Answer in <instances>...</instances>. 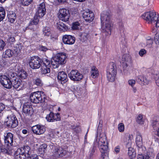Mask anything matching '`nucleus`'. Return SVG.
I'll use <instances>...</instances> for the list:
<instances>
[{"instance_id": "obj_1", "label": "nucleus", "mask_w": 159, "mask_h": 159, "mask_svg": "<svg viewBox=\"0 0 159 159\" xmlns=\"http://www.w3.org/2000/svg\"><path fill=\"white\" fill-rule=\"evenodd\" d=\"M6 74V75L0 76L1 84L9 89H11L12 86L16 89L18 88L21 84V81L17 77L16 73L10 70L7 71Z\"/></svg>"}, {"instance_id": "obj_2", "label": "nucleus", "mask_w": 159, "mask_h": 159, "mask_svg": "<svg viewBox=\"0 0 159 159\" xmlns=\"http://www.w3.org/2000/svg\"><path fill=\"white\" fill-rule=\"evenodd\" d=\"M13 140V134L11 133H8L4 135V142L7 146H0V151L7 155H11L13 151L12 146Z\"/></svg>"}, {"instance_id": "obj_3", "label": "nucleus", "mask_w": 159, "mask_h": 159, "mask_svg": "<svg viewBox=\"0 0 159 159\" xmlns=\"http://www.w3.org/2000/svg\"><path fill=\"white\" fill-rule=\"evenodd\" d=\"M98 147L101 153L100 159H109L107 153L108 143L105 135H103L99 140L98 142Z\"/></svg>"}, {"instance_id": "obj_4", "label": "nucleus", "mask_w": 159, "mask_h": 159, "mask_svg": "<svg viewBox=\"0 0 159 159\" xmlns=\"http://www.w3.org/2000/svg\"><path fill=\"white\" fill-rule=\"evenodd\" d=\"M66 56L64 53H59L53 57L51 62L54 68H58L59 65L65 64L66 63Z\"/></svg>"}, {"instance_id": "obj_5", "label": "nucleus", "mask_w": 159, "mask_h": 159, "mask_svg": "<svg viewBox=\"0 0 159 159\" xmlns=\"http://www.w3.org/2000/svg\"><path fill=\"white\" fill-rule=\"evenodd\" d=\"M117 73L116 67L113 62H110L107 68V80L110 82L114 81L116 79Z\"/></svg>"}, {"instance_id": "obj_6", "label": "nucleus", "mask_w": 159, "mask_h": 159, "mask_svg": "<svg viewBox=\"0 0 159 159\" xmlns=\"http://www.w3.org/2000/svg\"><path fill=\"white\" fill-rule=\"evenodd\" d=\"M44 93L42 91H38L32 93L30 96L31 102L34 103H39L44 102L45 97Z\"/></svg>"}, {"instance_id": "obj_7", "label": "nucleus", "mask_w": 159, "mask_h": 159, "mask_svg": "<svg viewBox=\"0 0 159 159\" xmlns=\"http://www.w3.org/2000/svg\"><path fill=\"white\" fill-rule=\"evenodd\" d=\"M6 124L9 128H15L18 125V121L15 116L11 113L8 115L6 120Z\"/></svg>"}, {"instance_id": "obj_8", "label": "nucleus", "mask_w": 159, "mask_h": 159, "mask_svg": "<svg viewBox=\"0 0 159 159\" xmlns=\"http://www.w3.org/2000/svg\"><path fill=\"white\" fill-rule=\"evenodd\" d=\"M45 5L44 2L40 3L38 7L37 11L34 16V20H39L42 18L46 13Z\"/></svg>"}, {"instance_id": "obj_9", "label": "nucleus", "mask_w": 159, "mask_h": 159, "mask_svg": "<svg viewBox=\"0 0 159 159\" xmlns=\"http://www.w3.org/2000/svg\"><path fill=\"white\" fill-rule=\"evenodd\" d=\"M144 20H159V15L155 11L145 12L142 16Z\"/></svg>"}, {"instance_id": "obj_10", "label": "nucleus", "mask_w": 159, "mask_h": 159, "mask_svg": "<svg viewBox=\"0 0 159 159\" xmlns=\"http://www.w3.org/2000/svg\"><path fill=\"white\" fill-rule=\"evenodd\" d=\"M102 30L108 34L111 35L113 28V24L110 20H101Z\"/></svg>"}, {"instance_id": "obj_11", "label": "nucleus", "mask_w": 159, "mask_h": 159, "mask_svg": "<svg viewBox=\"0 0 159 159\" xmlns=\"http://www.w3.org/2000/svg\"><path fill=\"white\" fill-rule=\"evenodd\" d=\"M41 60L38 57H31L29 64L31 68L33 69L39 68L41 65Z\"/></svg>"}, {"instance_id": "obj_12", "label": "nucleus", "mask_w": 159, "mask_h": 159, "mask_svg": "<svg viewBox=\"0 0 159 159\" xmlns=\"http://www.w3.org/2000/svg\"><path fill=\"white\" fill-rule=\"evenodd\" d=\"M31 154V150L30 147L28 146H24L23 147L18 148L15 152V155H26L27 156H30Z\"/></svg>"}, {"instance_id": "obj_13", "label": "nucleus", "mask_w": 159, "mask_h": 159, "mask_svg": "<svg viewBox=\"0 0 159 159\" xmlns=\"http://www.w3.org/2000/svg\"><path fill=\"white\" fill-rule=\"evenodd\" d=\"M68 76L71 80L74 81H79L83 78V75L77 70H72Z\"/></svg>"}, {"instance_id": "obj_14", "label": "nucleus", "mask_w": 159, "mask_h": 159, "mask_svg": "<svg viewBox=\"0 0 159 159\" xmlns=\"http://www.w3.org/2000/svg\"><path fill=\"white\" fill-rule=\"evenodd\" d=\"M60 20H69L70 16L69 11L65 8H60L58 13Z\"/></svg>"}, {"instance_id": "obj_15", "label": "nucleus", "mask_w": 159, "mask_h": 159, "mask_svg": "<svg viewBox=\"0 0 159 159\" xmlns=\"http://www.w3.org/2000/svg\"><path fill=\"white\" fill-rule=\"evenodd\" d=\"M128 142L126 144V147L128 148V155L130 159H133L136 157V153L135 150L132 148L130 147L131 143L129 136L128 137Z\"/></svg>"}, {"instance_id": "obj_16", "label": "nucleus", "mask_w": 159, "mask_h": 159, "mask_svg": "<svg viewBox=\"0 0 159 159\" xmlns=\"http://www.w3.org/2000/svg\"><path fill=\"white\" fill-rule=\"evenodd\" d=\"M32 130L35 134L40 135L43 134L45 131V128L43 125H36L32 127Z\"/></svg>"}, {"instance_id": "obj_17", "label": "nucleus", "mask_w": 159, "mask_h": 159, "mask_svg": "<svg viewBox=\"0 0 159 159\" xmlns=\"http://www.w3.org/2000/svg\"><path fill=\"white\" fill-rule=\"evenodd\" d=\"M136 143L137 146L139 148V151L140 152V153H142L141 152V151H143V150L144 151L145 148L142 146V135L140 133H138L136 135Z\"/></svg>"}, {"instance_id": "obj_18", "label": "nucleus", "mask_w": 159, "mask_h": 159, "mask_svg": "<svg viewBox=\"0 0 159 159\" xmlns=\"http://www.w3.org/2000/svg\"><path fill=\"white\" fill-rule=\"evenodd\" d=\"M62 40L64 43L71 45L75 43V38L72 35L66 34L63 36Z\"/></svg>"}, {"instance_id": "obj_19", "label": "nucleus", "mask_w": 159, "mask_h": 159, "mask_svg": "<svg viewBox=\"0 0 159 159\" xmlns=\"http://www.w3.org/2000/svg\"><path fill=\"white\" fill-rule=\"evenodd\" d=\"M26 103L24 105L23 108V112L25 114L31 116L34 113V110L32 106Z\"/></svg>"}, {"instance_id": "obj_20", "label": "nucleus", "mask_w": 159, "mask_h": 159, "mask_svg": "<svg viewBox=\"0 0 159 159\" xmlns=\"http://www.w3.org/2000/svg\"><path fill=\"white\" fill-rule=\"evenodd\" d=\"M57 79L61 81L62 84H64L67 81V76L66 72L61 71L59 72L58 74Z\"/></svg>"}, {"instance_id": "obj_21", "label": "nucleus", "mask_w": 159, "mask_h": 159, "mask_svg": "<svg viewBox=\"0 0 159 159\" xmlns=\"http://www.w3.org/2000/svg\"><path fill=\"white\" fill-rule=\"evenodd\" d=\"M136 81L142 85H147L149 81L143 75L138 76L136 78Z\"/></svg>"}, {"instance_id": "obj_22", "label": "nucleus", "mask_w": 159, "mask_h": 159, "mask_svg": "<svg viewBox=\"0 0 159 159\" xmlns=\"http://www.w3.org/2000/svg\"><path fill=\"white\" fill-rule=\"evenodd\" d=\"M88 11L83 13L82 16L84 20H93L94 18L93 13L89 10Z\"/></svg>"}, {"instance_id": "obj_23", "label": "nucleus", "mask_w": 159, "mask_h": 159, "mask_svg": "<svg viewBox=\"0 0 159 159\" xmlns=\"http://www.w3.org/2000/svg\"><path fill=\"white\" fill-rule=\"evenodd\" d=\"M154 154L151 152L149 151L146 155L139 154L137 158L138 159H154Z\"/></svg>"}, {"instance_id": "obj_24", "label": "nucleus", "mask_w": 159, "mask_h": 159, "mask_svg": "<svg viewBox=\"0 0 159 159\" xmlns=\"http://www.w3.org/2000/svg\"><path fill=\"white\" fill-rule=\"evenodd\" d=\"M103 135L101 137L100 136V138L98 139H97L96 141H95L94 143V145L92 148L90 149V151L89 152V157H92L93 155L95 153L96 151V146L98 145V142L99 141V140L101 138H102Z\"/></svg>"}, {"instance_id": "obj_25", "label": "nucleus", "mask_w": 159, "mask_h": 159, "mask_svg": "<svg viewBox=\"0 0 159 159\" xmlns=\"http://www.w3.org/2000/svg\"><path fill=\"white\" fill-rule=\"evenodd\" d=\"M122 60L123 62V66L127 67L128 65L132 62V59L130 56L127 54H124L122 58Z\"/></svg>"}, {"instance_id": "obj_26", "label": "nucleus", "mask_w": 159, "mask_h": 159, "mask_svg": "<svg viewBox=\"0 0 159 159\" xmlns=\"http://www.w3.org/2000/svg\"><path fill=\"white\" fill-rule=\"evenodd\" d=\"M151 125L154 130L157 129L159 127V117L154 116L152 120Z\"/></svg>"}, {"instance_id": "obj_27", "label": "nucleus", "mask_w": 159, "mask_h": 159, "mask_svg": "<svg viewBox=\"0 0 159 159\" xmlns=\"http://www.w3.org/2000/svg\"><path fill=\"white\" fill-rule=\"evenodd\" d=\"M111 15L107 11H103L101 14V20H110Z\"/></svg>"}, {"instance_id": "obj_28", "label": "nucleus", "mask_w": 159, "mask_h": 159, "mask_svg": "<svg viewBox=\"0 0 159 159\" xmlns=\"http://www.w3.org/2000/svg\"><path fill=\"white\" fill-rule=\"evenodd\" d=\"M57 26L60 30L65 31L68 29V27L61 21H59L57 23Z\"/></svg>"}, {"instance_id": "obj_29", "label": "nucleus", "mask_w": 159, "mask_h": 159, "mask_svg": "<svg viewBox=\"0 0 159 159\" xmlns=\"http://www.w3.org/2000/svg\"><path fill=\"white\" fill-rule=\"evenodd\" d=\"M65 151L61 147H58L55 153V156L57 157H61L65 154Z\"/></svg>"}, {"instance_id": "obj_30", "label": "nucleus", "mask_w": 159, "mask_h": 159, "mask_svg": "<svg viewBox=\"0 0 159 159\" xmlns=\"http://www.w3.org/2000/svg\"><path fill=\"white\" fill-rule=\"evenodd\" d=\"M91 76L93 78L97 77L99 73L97 69L95 66L92 67L91 71Z\"/></svg>"}, {"instance_id": "obj_31", "label": "nucleus", "mask_w": 159, "mask_h": 159, "mask_svg": "<svg viewBox=\"0 0 159 159\" xmlns=\"http://www.w3.org/2000/svg\"><path fill=\"white\" fill-rule=\"evenodd\" d=\"M47 145L44 143L40 146L38 148V153L41 155H43L45 152L46 149L47 148Z\"/></svg>"}, {"instance_id": "obj_32", "label": "nucleus", "mask_w": 159, "mask_h": 159, "mask_svg": "<svg viewBox=\"0 0 159 159\" xmlns=\"http://www.w3.org/2000/svg\"><path fill=\"white\" fill-rule=\"evenodd\" d=\"M41 71L42 74H46L49 73L50 72V67L41 65Z\"/></svg>"}, {"instance_id": "obj_33", "label": "nucleus", "mask_w": 159, "mask_h": 159, "mask_svg": "<svg viewBox=\"0 0 159 159\" xmlns=\"http://www.w3.org/2000/svg\"><path fill=\"white\" fill-rule=\"evenodd\" d=\"M38 23L39 20H31L27 28L34 30L35 29V27H36Z\"/></svg>"}, {"instance_id": "obj_34", "label": "nucleus", "mask_w": 159, "mask_h": 159, "mask_svg": "<svg viewBox=\"0 0 159 159\" xmlns=\"http://www.w3.org/2000/svg\"><path fill=\"white\" fill-rule=\"evenodd\" d=\"M13 54V52L10 49H8L3 53L2 57L4 58L10 57L12 56Z\"/></svg>"}, {"instance_id": "obj_35", "label": "nucleus", "mask_w": 159, "mask_h": 159, "mask_svg": "<svg viewBox=\"0 0 159 159\" xmlns=\"http://www.w3.org/2000/svg\"><path fill=\"white\" fill-rule=\"evenodd\" d=\"M48 146V148L51 150V152L55 154L58 147L55 146V144L52 143H49Z\"/></svg>"}, {"instance_id": "obj_36", "label": "nucleus", "mask_w": 159, "mask_h": 159, "mask_svg": "<svg viewBox=\"0 0 159 159\" xmlns=\"http://www.w3.org/2000/svg\"><path fill=\"white\" fill-rule=\"evenodd\" d=\"M7 16L9 20H15L16 17V14L13 11H9Z\"/></svg>"}, {"instance_id": "obj_37", "label": "nucleus", "mask_w": 159, "mask_h": 159, "mask_svg": "<svg viewBox=\"0 0 159 159\" xmlns=\"http://www.w3.org/2000/svg\"><path fill=\"white\" fill-rule=\"evenodd\" d=\"M43 34L44 35L49 36L51 35L50 29L49 27H45L43 29Z\"/></svg>"}, {"instance_id": "obj_38", "label": "nucleus", "mask_w": 159, "mask_h": 159, "mask_svg": "<svg viewBox=\"0 0 159 159\" xmlns=\"http://www.w3.org/2000/svg\"><path fill=\"white\" fill-rule=\"evenodd\" d=\"M6 15L5 11L4 8L0 7V20H3Z\"/></svg>"}, {"instance_id": "obj_39", "label": "nucleus", "mask_w": 159, "mask_h": 159, "mask_svg": "<svg viewBox=\"0 0 159 159\" xmlns=\"http://www.w3.org/2000/svg\"><path fill=\"white\" fill-rule=\"evenodd\" d=\"M53 113L51 112L49 114L47 115L46 117L47 121L49 122H53Z\"/></svg>"}, {"instance_id": "obj_40", "label": "nucleus", "mask_w": 159, "mask_h": 159, "mask_svg": "<svg viewBox=\"0 0 159 159\" xmlns=\"http://www.w3.org/2000/svg\"><path fill=\"white\" fill-rule=\"evenodd\" d=\"M18 75L20 78L23 79H25L26 78L27 76V73L23 70L20 72Z\"/></svg>"}, {"instance_id": "obj_41", "label": "nucleus", "mask_w": 159, "mask_h": 159, "mask_svg": "<svg viewBox=\"0 0 159 159\" xmlns=\"http://www.w3.org/2000/svg\"><path fill=\"white\" fill-rule=\"evenodd\" d=\"M34 84L37 86H42L43 83L41 80L39 78H38L34 80Z\"/></svg>"}, {"instance_id": "obj_42", "label": "nucleus", "mask_w": 159, "mask_h": 159, "mask_svg": "<svg viewBox=\"0 0 159 159\" xmlns=\"http://www.w3.org/2000/svg\"><path fill=\"white\" fill-rule=\"evenodd\" d=\"M136 121L138 124L142 125L143 124L144 121L143 119V116L142 115L139 114L137 117Z\"/></svg>"}, {"instance_id": "obj_43", "label": "nucleus", "mask_w": 159, "mask_h": 159, "mask_svg": "<svg viewBox=\"0 0 159 159\" xmlns=\"http://www.w3.org/2000/svg\"><path fill=\"white\" fill-rule=\"evenodd\" d=\"M80 24L78 21L74 22L73 23L71 28L74 30H77L79 28Z\"/></svg>"}, {"instance_id": "obj_44", "label": "nucleus", "mask_w": 159, "mask_h": 159, "mask_svg": "<svg viewBox=\"0 0 159 159\" xmlns=\"http://www.w3.org/2000/svg\"><path fill=\"white\" fill-rule=\"evenodd\" d=\"M43 63H41V65H44L48 67H50V60L47 59H44L42 61Z\"/></svg>"}, {"instance_id": "obj_45", "label": "nucleus", "mask_w": 159, "mask_h": 159, "mask_svg": "<svg viewBox=\"0 0 159 159\" xmlns=\"http://www.w3.org/2000/svg\"><path fill=\"white\" fill-rule=\"evenodd\" d=\"M118 129L120 132H123L124 131L125 126L123 123H120L118 125Z\"/></svg>"}, {"instance_id": "obj_46", "label": "nucleus", "mask_w": 159, "mask_h": 159, "mask_svg": "<svg viewBox=\"0 0 159 159\" xmlns=\"http://www.w3.org/2000/svg\"><path fill=\"white\" fill-rule=\"evenodd\" d=\"M61 120V117H60V114L57 113V114H54L53 113V122L55 121H59Z\"/></svg>"}, {"instance_id": "obj_47", "label": "nucleus", "mask_w": 159, "mask_h": 159, "mask_svg": "<svg viewBox=\"0 0 159 159\" xmlns=\"http://www.w3.org/2000/svg\"><path fill=\"white\" fill-rule=\"evenodd\" d=\"M29 156H27L26 155H15V159H25L27 157Z\"/></svg>"}, {"instance_id": "obj_48", "label": "nucleus", "mask_w": 159, "mask_h": 159, "mask_svg": "<svg viewBox=\"0 0 159 159\" xmlns=\"http://www.w3.org/2000/svg\"><path fill=\"white\" fill-rule=\"evenodd\" d=\"M33 0H22V3L24 6H27L29 5L32 2Z\"/></svg>"}, {"instance_id": "obj_49", "label": "nucleus", "mask_w": 159, "mask_h": 159, "mask_svg": "<svg viewBox=\"0 0 159 159\" xmlns=\"http://www.w3.org/2000/svg\"><path fill=\"white\" fill-rule=\"evenodd\" d=\"M149 24H153L154 23L156 25L157 27H159V20H147Z\"/></svg>"}, {"instance_id": "obj_50", "label": "nucleus", "mask_w": 159, "mask_h": 159, "mask_svg": "<svg viewBox=\"0 0 159 159\" xmlns=\"http://www.w3.org/2000/svg\"><path fill=\"white\" fill-rule=\"evenodd\" d=\"M154 78L157 85L159 86V73L155 75Z\"/></svg>"}, {"instance_id": "obj_51", "label": "nucleus", "mask_w": 159, "mask_h": 159, "mask_svg": "<svg viewBox=\"0 0 159 159\" xmlns=\"http://www.w3.org/2000/svg\"><path fill=\"white\" fill-rule=\"evenodd\" d=\"M5 45V42L2 40L0 39V51L3 49Z\"/></svg>"}, {"instance_id": "obj_52", "label": "nucleus", "mask_w": 159, "mask_h": 159, "mask_svg": "<svg viewBox=\"0 0 159 159\" xmlns=\"http://www.w3.org/2000/svg\"><path fill=\"white\" fill-rule=\"evenodd\" d=\"M154 40L157 44H159V33H157L155 34Z\"/></svg>"}, {"instance_id": "obj_53", "label": "nucleus", "mask_w": 159, "mask_h": 159, "mask_svg": "<svg viewBox=\"0 0 159 159\" xmlns=\"http://www.w3.org/2000/svg\"><path fill=\"white\" fill-rule=\"evenodd\" d=\"M146 43L147 45L151 46L153 43V39L150 37H148V38L147 39Z\"/></svg>"}, {"instance_id": "obj_54", "label": "nucleus", "mask_w": 159, "mask_h": 159, "mask_svg": "<svg viewBox=\"0 0 159 159\" xmlns=\"http://www.w3.org/2000/svg\"><path fill=\"white\" fill-rule=\"evenodd\" d=\"M72 128L77 133H78L81 131V128L79 127L73 126L72 127Z\"/></svg>"}, {"instance_id": "obj_55", "label": "nucleus", "mask_w": 159, "mask_h": 159, "mask_svg": "<svg viewBox=\"0 0 159 159\" xmlns=\"http://www.w3.org/2000/svg\"><path fill=\"white\" fill-rule=\"evenodd\" d=\"M39 49L40 50L43 52H46L48 50V49L46 47L43 46L42 45H40L39 46Z\"/></svg>"}, {"instance_id": "obj_56", "label": "nucleus", "mask_w": 159, "mask_h": 159, "mask_svg": "<svg viewBox=\"0 0 159 159\" xmlns=\"http://www.w3.org/2000/svg\"><path fill=\"white\" fill-rule=\"evenodd\" d=\"M128 84L131 87H133L135 84V81L134 80H130L128 81Z\"/></svg>"}, {"instance_id": "obj_57", "label": "nucleus", "mask_w": 159, "mask_h": 159, "mask_svg": "<svg viewBox=\"0 0 159 159\" xmlns=\"http://www.w3.org/2000/svg\"><path fill=\"white\" fill-rule=\"evenodd\" d=\"M27 158H28V159H38V157L36 154H34L31 156L30 155V156Z\"/></svg>"}, {"instance_id": "obj_58", "label": "nucleus", "mask_w": 159, "mask_h": 159, "mask_svg": "<svg viewBox=\"0 0 159 159\" xmlns=\"http://www.w3.org/2000/svg\"><path fill=\"white\" fill-rule=\"evenodd\" d=\"M21 45H17V46L15 47V49H14V50L16 52L18 53L20 51V49L21 48Z\"/></svg>"}, {"instance_id": "obj_59", "label": "nucleus", "mask_w": 159, "mask_h": 159, "mask_svg": "<svg viewBox=\"0 0 159 159\" xmlns=\"http://www.w3.org/2000/svg\"><path fill=\"white\" fill-rule=\"evenodd\" d=\"M146 53V51L143 49H141L139 52V54L141 56H143L144 54Z\"/></svg>"}, {"instance_id": "obj_60", "label": "nucleus", "mask_w": 159, "mask_h": 159, "mask_svg": "<svg viewBox=\"0 0 159 159\" xmlns=\"http://www.w3.org/2000/svg\"><path fill=\"white\" fill-rule=\"evenodd\" d=\"M120 147L119 146H117L115 148L114 151L116 153H118L120 152Z\"/></svg>"}, {"instance_id": "obj_61", "label": "nucleus", "mask_w": 159, "mask_h": 159, "mask_svg": "<svg viewBox=\"0 0 159 159\" xmlns=\"http://www.w3.org/2000/svg\"><path fill=\"white\" fill-rule=\"evenodd\" d=\"M5 108V105L2 103H0V113L4 110Z\"/></svg>"}, {"instance_id": "obj_62", "label": "nucleus", "mask_w": 159, "mask_h": 159, "mask_svg": "<svg viewBox=\"0 0 159 159\" xmlns=\"http://www.w3.org/2000/svg\"><path fill=\"white\" fill-rule=\"evenodd\" d=\"M10 42H14L15 41V39L13 37H10L9 39Z\"/></svg>"}, {"instance_id": "obj_63", "label": "nucleus", "mask_w": 159, "mask_h": 159, "mask_svg": "<svg viewBox=\"0 0 159 159\" xmlns=\"http://www.w3.org/2000/svg\"><path fill=\"white\" fill-rule=\"evenodd\" d=\"M58 2L60 3H64L66 2L68 0H57Z\"/></svg>"}, {"instance_id": "obj_64", "label": "nucleus", "mask_w": 159, "mask_h": 159, "mask_svg": "<svg viewBox=\"0 0 159 159\" xmlns=\"http://www.w3.org/2000/svg\"><path fill=\"white\" fill-rule=\"evenodd\" d=\"M154 130H156L157 131V135L159 136V128H157V129H154Z\"/></svg>"}]
</instances>
